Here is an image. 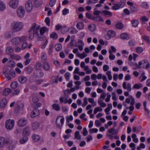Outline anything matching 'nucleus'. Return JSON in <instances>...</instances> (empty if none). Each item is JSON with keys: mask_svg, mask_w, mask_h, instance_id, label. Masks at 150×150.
Segmentation results:
<instances>
[{"mask_svg": "<svg viewBox=\"0 0 150 150\" xmlns=\"http://www.w3.org/2000/svg\"><path fill=\"white\" fill-rule=\"evenodd\" d=\"M131 22L132 26L135 27H137L139 23L138 21L136 19L132 21Z\"/></svg>", "mask_w": 150, "mask_h": 150, "instance_id": "nucleus-38", "label": "nucleus"}, {"mask_svg": "<svg viewBox=\"0 0 150 150\" xmlns=\"http://www.w3.org/2000/svg\"><path fill=\"white\" fill-rule=\"evenodd\" d=\"M64 119L63 116H60L57 117L56 120L57 127L59 129H61L64 124Z\"/></svg>", "mask_w": 150, "mask_h": 150, "instance_id": "nucleus-4", "label": "nucleus"}, {"mask_svg": "<svg viewBox=\"0 0 150 150\" xmlns=\"http://www.w3.org/2000/svg\"><path fill=\"white\" fill-rule=\"evenodd\" d=\"M6 8L5 4L2 1H0V11H4Z\"/></svg>", "mask_w": 150, "mask_h": 150, "instance_id": "nucleus-42", "label": "nucleus"}, {"mask_svg": "<svg viewBox=\"0 0 150 150\" xmlns=\"http://www.w3.org/2000/svg\"><path fill=\"white\" fill-rule=\"evenodd\" d=\"M143 65V66H145V69H149L150 67V65L148 61L146 59H144L142 60Z\"/></svg>", "mask_w": 150, "mask_h": 150, "instance_id": "nucleus-23", "label": "nucleus"}, {"mask_svg": "<svg viewBox=\"0 0 150 150\" xmlns=\"http://www.w3.org/2000/svg\"><path fill=\"white\" fill-rule=\"evenodd\" d=\"M53 49V46L52 45H50L49 47V50L48 51V54L49 55H50L52 54Z\"/></svg>", "mask_w": 150, "mask_h": 150, "instance_id": "nucleus-61", "label": "nucleus"}, {"mask_svg": "<svg viewBox=\"0 0 150 150\" xmlns=\"http://www.w3.org/2000/svg\"><path fill=\"white\" fill-rule=\"evenodd\" d=\"M40 126V124L39 122H34L32 123V127L33 130H35L38 129Z\"/></svg>", "mask_w": 150, "mask_h": 150, "instance_id": "nucleus-15", "label": "nucleus"}, {"mask_svg": "<svg viewBox=\"0 0 150 150\" xmlns=\"http://www.w3.org/2000/svg\"><path fill=\"white\" fill-rule=\"evenodd\" d=\"M42 1L40 0H34L33 2V5L36 7H38L42 4Z\"/></svg>", "mask_w": 150, "mask_h": 150, "instance_id": "nucleus-16", "label": "nucleus"}, {"mask_svg": "<svg viewBox=\"0 0 150 150\" xmlns=\"http://www.w3.org/2000/svg\"><path fill=\"white\" fill-rule=\"evenodd\" d=\"M52 106L53 109L57 111H58L60 110V106L58 104H53Z\"/></svg>", "mask_w": 150, "mask_h": 150, "instance_id": "nucleus-39", "label": "nucleus"}, {"mask_svg": "<svg viewBox=\"0 0 150 150\" xmlns=\"http://www.w3.org/2000/svg\"><path fill=\"white\" fill-rule=\"evenodd\" d=\"M31 133L30 128L29 126L25 127L23 131V136H29Z\"/></svg>", "mask_w": 150, "mask_h": 150, "instance_id": "nucleus-11", "label": "nucleus"}, {"mask_svg": "<svg viewBox=\"0 0 150 150\" xmlns=\"http://www.w3.org/2000/svg\"><path fill=\"white\" fill-rule=\"evenodd\" d=\"M73 120V117L72 115H70L69 117L67 116L66 117V120L67 123H69V120L72 121Z\"/></svg>", "mask_w": 150, "mask_h": 150, "instance_id": "nucleus-58", "label": "nucleus"}, {"mask_svg": "<svg viewBox=\"0 0 150 150\" xmlns=\"http://www.w3.org/2000/svg\"><path fill=\"white\" fill-rule=\"evenodd\" d=\"M136 50L137 53H140L143 52V50L142 47H139L136 48Z\"/></svg>", "mask_w": 150, "mask_h": 150, "instance_id": "nucleus-63", "label": "nucleus"}, {"mask_svg": "<svg viewBox=\"0 0 150 150\" xmlns=\"http://www.w3.org/2000/svg\"><path fill=\"white\" fill-rule=\"evenodd\" d=\"M70 74V73L69 72H67L64 74L65 78L67 81L69 80Z\"/></svg>", "mask_w": 150, "mask_h": 150, "instance_id": "nucleus-62", "label": "nucleus"}, {"mask_svg": "<svg viewBox=\"0 0 150 150\" xmlns=\"http://www.w3.org/2000/svg\"><path fill=\"white\" fill-rule=\"evenodd\" d=\"M37 36L38 38V40H39L42 41L46 39V37L42 35H39V36Z\"/></svg>", "mask_w": 150, "mask_h": 150, "instance_id": "nucleus-53", "label": "nucleus"}, {"mask_svg": "<svg viewBox=\"0 0 150 150\" xmlns=\"http://www.w3.org/2000/svg\"><path fill=\"white\" fill-rule=\"evenodd\" d=\"M5 142V138L3 137H0V148H1L4 147Z\"/></svg>", "mask_w": 150, "mask_h": 150, "instance_id": "nucleus-24", "label": "nucleus"}, {"mask_svg": "<svg viewBox=\"0 0 150 150\" xmlns=\"http://www.w3.org/2000/svg\"><path fill=\"white\" fill-rule=\"evenodd\" d=\"M83 23L82 22H79L76 24L77 28L79 30L82 29L84 28Z\"/></svg>", "mask_w": 150, "mask_h": 150, "instance_id": "nucleus-25", "label": "nucleus"}, {"mask_svg": "<svg viewBox=\"0 0 150 150\" xmlns=\"http://www.w3.org/2000/svg\"><path fill=\"white\" fill-rule=\"evenodd\" d=\"M115 26L118 29H122L123 28V25L122 23L119 22L116 24Z\"/></svg>", "mask_w": 150, "mask_h": 150, "instance_id": "nucleus-41", "label": "nucleus"}, {"mask_svg": "<svg viewBox=\"0 0 150 150\" xmlns=\"http://www.w3.org/2000/svg\"><path fill=\"white\" fill-rule=\"evenodd\" d=\"M32 138L33 140L35 142H36L39 140L40 138V136L36 134L33 135L32 136Z\"/></svg>", "mask_w": 150, "mask_h": 150, "instance_id": "nucleus-30", "label": "nucleus"}, {"mask_svg": "<svg viewBox=\"0 0 150 150\" xmlns=\"http://www.w3.org/2000/svg\"><path fill=\"white\" fill-rule=\"evenodd\" d=\"M26 40V37L25 36L17 37L12 39L11 43L13 45H18L22 42H25Z\"/></svg>", "mask_w": 150, "mask_h": 150, "instance_id": "nucleus-3", "label": "nucleus"}, {"mask_svg": "<svg viewBox=\"0 0 150 150\" xmlns=\"http://www.w3.org/2000/svg\"><path fill=\"white\" fill-rule=\"evenodd\" d=\"M36 26V24H33L28 31L29 33L28 38L30 40H31L33 38L34 35H36L37 36H39V30L40 29V26H38L35 28Z\"/></svg>", "mask_w": 150, "mask_h": 150, "instance_id": "nucleus-1", "label": "nucleus"}, {"mask_svg": "<svg viewBox=\"0 0 150 150\" xmlns=\"http://www.w3.org/2000/svg\"><path fill=\"white\" fill-rule=\"evenodd\" d=\"M18 86V83L16 81L12 82L11 84V87L12 88L15 89Z\"/></svg>", "mask_w": 150, "mask_h": 150, "instance_id": "nucleus-33", "label": "nucleus"}, {"mask_svg": "<svg viewBox=\"0 0 150 150\" xmlns=\"http://www.w3.org/2000/svg\"><path fill=\"white\" fill-rule=\"evenodd\" d=\"M14 124L15 122L13 120H7L5 123L6 127L7 129H11L13 127Z\"/></svg>", "mask_w": 150, "mask_h": 150, "instance_id": "nucleus-6", "label": "nucleus"}, {"mask_svg": "<svg viewBox=\"0 0 150 150\" xmlns=\"http://www.w3.org/2000/svg\"><path fill=\"white\" fill-rule=\"evenodd\" d=\"M142 38L147 43L150 45V38L149 36L144 35L142 36Z\"/></svg>", "mask_w": 150, "mask_h": 150, "instance_id": "nucleus-29", "label": "nucleus"}, {"mask_svg": "<svg viewBox=\"0 0 150 150\" xmlns=\"http://www.w3.org/2000/svg\"><path fill=\"white\" fill-rule=\"evenodd\" d=\"M101 13H103L105 16L110 17H112L113 15V14L112 12L106 10L102 11Z\"/></svg>", "mask_w": 150, "mask_h": 150, "instance_id": "nucleus-17", "label": "nucleus"}, {"mask_svg": "<svg viewBox=\"0 0 150 150\" xmlns=\"http://www.w3.org/2000/svg\"><path fill=\"white\" fill-rule=\"evenodd\" d=\"M8 71V69L7 68L4 67V68L3 70V74L6 77L9 75L8 72H7Z\"/></svg>", "mask_w": 150, "mask_h": 150, "instance_id": "nucleus-54", "label": "nucleus"}, {"mask_svg": "<svg viewBox=\"0 0 150 150\" xmlns=\"http://www.w3.org/2000/svg\"><path fill=\"white\" fill-rule=\"evenodd\" d=\"M120 38L123 40H128L130 38L129 35L126 33H122L120 35Z\"/></svg>", "mask_w": 150, "mask_h": 150, "instance_id": "nucleus-22", "label": "nucleus"}, {"mask_svg": "<svg viewBox=\"0 0 150 150\" xmlns=\"http://www.w3.org/2000/svg\"><path fill=\"white\" fill-rule=\"evenodd\" d=\"M25 11L23 7H19L17 10V13L18 16L21 18L23 17L24 15Z\"/></svg>", "mask_w": 150, "mask_h": 150, "instance_id": "nucleus-9", "label": "nucleus"}, {"mask_svg": "<svg viewBox=\"0 0 150 150\" xmlns=\"http://www.w3.org/2000/svg\"><path fill=\"white\" fill-rule=\"evenodd\" d=\"M7 103V100L6 99L4 98L2 99L0 102V107L1 108H5Z\"/></svg>", "mask_w": 150, "mask_h": 150, "instance_id": "nucleus-14", "label": "nucleus"}, {"mask_svg": "<svg viewBox=\"0 0 150 150\" xmlns=\"http://www.w3.org/2000/svg\"><path fill=\"white\" fill-rule=\"evenodd\" d=\"M41 64L40 62H38L36 64L35 68L37 70H40V69Z\"/></svg>", "mask_w": 150, "mask_h": 150, "instance_id": "nucleus-64", "label": "nucleus"}, {"mask_svg": "<svg viewBox=\"0 0 150 150\" xmlns=\"http://www.w3.org/2000/svg\"><path fill=\"white\" fill-rule=\"evenodd\" d=\"M47 30H48L46 27H43L40 30V35H42Z\"/></svg>", "mask_w": 150, "mask_h": 150, "instance_id": "nucleus-51", "label": "nucleus"}, {"mask_svg": "<svg viewBox=\"0 0 150 150\" xmlns=\"http://www.w3.org/2000/svg\"><path fill=\"white\" fill-rule=\"evenodd\" d=\"M67 92L68 93H70V92L69 89H67L66 90L64 91V94L65 95V98L64 97H61L59 98V101L61 103H62L63 102V100H64V103H68V100L67 98L68 97V95L67 94L66 92Z\"/></svg>", "mask_w": 150, "mask_h": 150, "instance_id": "nucleus-7", "label": "nucleus"}, {"mask_svg": "<svg viewBox=\"0 0 150 150\" xmlns=\"http://www.w3.org/2000/svg\"><path fill=\"white\" fill-rule=\"evenodd\" d=\"M69 30H70V33L71 34H76L77 33L78 30L75 28L71 27L69 28Z\"/></svg>", "mask_w": 150, "mask_h": 150, "instance_id": "nucleus-46", "label": "nucleus"}, {"mask_svg": "<svg viewBox=\"0 0 150 150\" xmlns=\"http://www.w3.org/2000/svg\"><path fill=\"white\" fill-rule=\"evenodd\" d=\"M56 0H50L49 2V5L50 7L53 6L56 3Z\"/></svg>", "mask_w": 150, "mask_h": 150, "instance_id": "nucleus-60", "label": "nucleus"}, {"mask_svg": "<svg viewBox=\"0 0 150 150\" xmlns=\"http://www.w3.org/2000/svg\"><path fill=\"white\" fill-rule=\"evenodd\" d=\"M26 10L28 12H30L33 9V4L31 0L28 1L25 4Z\"/></svg>", "mask_w": 150, "mask_h": 150, "instance_id": "nucleus-10", "label": "nucleus"}, {"mask_svg": "<svg viewBox=\"0 0 150 150\" xmlns=\"http://www.w3.org/2000/svg\"><path fill=\"white\" fill-rule=\"evenodd\" d=\"M18 1L17 0H12L10 1L9 4L10 6L13 8H15L18 5Z\"/></svg>", "mask_w": 150, "mask_h": 150, "instance_id": "nucleus-12", "label": "nucleus"}, {"mask_svg": "<svg viewBox=\"0 0 150 150\" xmlns=\"http://www.w3.org/2000/svg\"><path fill=\"white\" fill-rule=\"evenodd\" d=\"M40 114V111L38 109H34L31 112L30 117L33 118L38 116Z\"/></svg>", "mask_w": 150, "mask_h": 150, "instance_id": "nucleus-13", "label": "nucleus"}, {"mask_svg": "<svg viewBox=\"0 0 150 150\" xmlns=\"http://www.w3.org/2000/svg\"><path fill=\"white\" fill-rule=\"evenodd\" d=\"M107 35L109 36V38H110L112 37H115L116 36V33L114 31L110 30L108 31Z\"/></svg>", "mask_w": 150, "mask_h": 150, "instance_id": "nucleus-20", "label": "nucleus"}, {"mask_svg": "<svg viewBox=\"0 0 150 150\" xmlns=\"http://www.w3.org/2000/svg\"><path fill=\"white\" fill-rule=\"evenodd\" d=\"M74 137L75 139L78 140H81V136L80 134V132L78 131H76L74 133Z\"/></svg>", "mask_w": 150, "mask_h": 150, "instance_id": "nucleus-32", "label": "nucleus"}, {"mask_svg": "<svg viewBox=\"0 0 150 150\" xmlns=\"http://www.w3.org/2000/svg\"><path fill=\"white\" fill-rule=\"evenodd\" d=\"M50 37L51 38L54 40H56L58 38V35L56 33L53 32L50 35Z\"/></svg>", "mask_w": 150, "mask_h": 150, "instance_id": "nucleus-36", "label": "nucleus"}, {"mask_svg": "<svg viewBox=\"0 0 150 150\" xmlns=\"http://www.w3.org/2000/svg\"><path fill=\"white\" fill-rule=\"evenodd\" d=\"M118 4L120 8L123 7L125 4L126 0H121L118 3Z\"/></svg>", "mask_w": 150, "mask_h": 150, "instance_id": "nucleus-44", "label": "nucleus"}, {"mask_svg": "<svg viewBox=\"0 0 150 150\" xmlns=\"http://www.w3.org/2000/svg\"><path fill=\"white\" fill-rule=\"evenodd\" d=\"M41 59L43 63L47 62V56L45 53H43L42 54Z\"/></svg>", "mask_w": 150, "mask_h": 150, "instance_id": "nucleus-26", "label": "nucleus"}, {"mask_svg": "<svg viewBox=\"0 0 150 150\" xmlns=\"http://www.w3.org/2000/svg\"><path fill=\"white\" fill-rule=\"evenodd\" d=\"M98 0H88L87 1V4L88 5H90L91 3L95 4L97 3Z\"/></svg>", "mask_w": 150, "mask_h": 150, "instance_id": "nucleus-56", "label": "nucleus"}, {"mask_svg": "<svg viewBox=\"0 0 150 150\" xmlns=\"http://www.w3.org/2000/svg\"><path fill=\"white\" fill-rule=\"evenodd\" d=\"M28 121L25 118H22L20 119L18 122V125L20 127L25 126L28 123Z\"/></svg>", "mask_w": 150, "mask_h": 150, "instance_id": "nucleus-8", "label": "nucleus"}, {"mask_svg": "<svg viewBox=\"0 0 150 150\" xmlns=\"http://www.w3.org/2000/svg\"><path fill=\"white\" fill-rule=\"evenodd\" d=\"M23 26V24L21 22L14 21L11 23L10 27L13 32L16 33L21 30Z\"/></svg>", "mask_w": 150, "mask_h": 150, "instance_id": "nucleus-2", "label": "nucleus"}, {"mask_svg": "<svg viewBox=\"0 0 150 150\" xmlns=\"http://www.w3.org/2000/svg\"><path fill=\"white\" fill-rule=\"evenodd\" d=\"M54 47L55 50L57 51H60L62 49V45L58 43L56 44L55 46Z\"/></svg>", "mask_w": 150, "mask_h": 150, "instance_id": "nucleus-40", "label": "nucleus"}, {"mask_svg": "<svg viewBox=\"0 0 150 150\" xmlns=\"http://www.w3.org/2000/svg\"><path fill=\"white\" fill-rule=\"evenodd\" d=\"M27 80V78L26 76H21L18 78L19 82L21 84L25 83Z\"/></svg>", "mask_w": 150, "mask_h": 150, "instance_id": "nucleus-19", "label": "nucleus"}, {"mask_svg": "<svg viewBox=\"0 0 150 150\" xmlns=\"http://www.w3.org/2000/svg\"><path fill=\"white\" fill-rule=\"evenodd\" d=\"M118 131H116L114 127H112L108 130L106 135L110 137L109 139L112 140L113 138V135H116Z\"/></svg>", "mask_w": 150, "mask_h": 150, "instance_id": "nucleus-5", "label": "nucleus"}, {"mask_svg": "<svg viewBox=\"0 0 150 150\" xmlns=\"http://www.w3.org/2000/svg\"><path fill=\"white\" fill-rule=\"evenodd\" d=\"M21 139L20 141L19 142L21 144H23L26 142L28 139V137H27L24 136Z\"/></svg>", "mask_w": 150, "mask_h": 150, "instance_id": "nucleus-34", "label": "nucleus"}, {"mask_svg": "<svg viewBox=\"0 0 150 150\" xmlns=\"http://www.w3.org/2000/svg\"><path fill=\"white\" fill-rule=\"evenodd\" d=\"M16 142L13 141H11L10 145L8 147V149L9 150H13L15 147L16 146Z\"/></svg>", "mask_w": 150, "mask_h": 150, "instance_id": "nucleus-21", "label": "nucleus"}, {"mask_svg": "<svg viewBox=\"0 0 150 150\" xmlns=\"http://www.w3.org/2000/svg\"><path fill=\"white\" fill-rule=\"evenodd\" d=\"M109 53L110 54L109 58L110 60H114L115 58V56L113 54H112V51L110 50H109Z\"/></svg>", "mask_w": 150, "mask_h": 150, "instance_id": "nucleus-49", "label": "nucleus"}, {"mask_svg": "<svg viewBox=\"0 0 150 150\" xmlns=\"http://www.w3.org/2000/svg\"><path fill=\"white\" fill-rule=\"evenodd\" d=\"M142 85L140 83H139L138 84L136 83L133 86V88H136L137 89H139L140 88H142Z\"/></svg>", "mask_w": 150, "mask_h": 150, "instance_id": "nucleus-52", "label": "nucleus"}, {"mask_svg": "<svg viewBox=\"0 0 150 150\" xmlns=\"http://www.w3.org/2000/svg\"><path fill=\"white\" fill-rule=\"evenodd\" d=\"M42 66L43 69L46 71H49L50 69V65L47 62L43 63Z\"/></svg>", "mask_w": 150, "mask_h": 150, "instance_id": "nucleus-18", "label": "nucleus"}, {"mask_svg": "<svg viewBox=\"0 0 150 150\" xmlns=\"http://www.w3.org/2000/svg\"><path fill=\"white\" fill-rule=\"evenodd\" d=\"M114 6L112 7L111 9L113 10H116L119 9L120 8L119 4L117 3L116 4H113Z\"/></svg>", "mask_w": 150, "mask_h": 150, "instance_id": "nucleus-45", "label": "nucleus"}, {"mask_svg": "<svg viewBox=\"0 0 150 150\" xmlns=\"http://www.w3.org/2000/svg\"><path fill=\"white\" fill-rule=\"evenodd\" d=\"M8 66L11 68L14 67L15 66V63L14 61H10L8 64Z\"/></svg>", "mask_w": 150, "mask_h": 150, "instance_id": "nucleus-55", "label": "nucleus"}, {"mask_svg": "<svg viewBox=\"0 0 150 150\" xmlns=\"http://www.w3.org/2000/svg\"><path fill=\"white\" fill-rule=\"evenodd\" d=\"M96 25L94 24H93L92 25H90L88 26V30L91 31H95L96 30Z\"/></svg>", "mask_w": 150, "mask_h": 150, "instance_id": "nucleus-43", "label": "nucleus"}, {"mask_svg": "<svg viewBox=\"0 0 150 150\" xmlns=\"http://www.w3.org/2000/svg\"><path fill=\"white\" fill-rule=\"evenodd\" d=\"M89 132L90 134H91L93 132L97 133L98 131V129L97 128L90 129L89 130Z\"/></svg>", "mask_w": 150, "mask_h": 150, "instance_id": "nucleus-59", "label": "nucleus"}, {"mask_svg": "<svg viewBox=\"0 0 150 150\" xmlns=\"http://www.w3.org/2000/svg\"><path fill=\"white\" fill-rule=\"evenodd\" d=\"M25 71L28 74H30L33 70V68L30 66H28L25 68Z\"/></svg>", "mask_w": 150, "mask_h": 150, "instance_id": "nucleus-37", "label": "nucleus"}, {"mask_svg": "<svg viewBox=\"0 0 150 150\" xmlns=\"http://www.w3.org/2000/svg\"><path fill=\"white\" fill-rule=\"evenodd\" d=\"M10 74V75L13 77H14L16 76V74L15 71L12 69H11L9 71Z\"/></svg>", "mask_w": 150, "mask_h": 150, "instance_id": "nucleus-57", "label": "nucleus"}, {"mask_svg": "<svg viewBox=\"0 0 150 150\" xmlns=\"http://www.w3.org/2000/svg\"><path fill=\"white\" fill-rule=\"evenodd\" d=\"M14 51L13 48L11 46H9L6 49V52L8 54L12 53Z\"/></svg>", "mask_w": 150, "mask_h": 150, "instance_id": "nucleus-27", "label": "nucleus"}, {"mask_svg": "<svg viewBox=\"0 0 150 150\" xmlns=\"http://www.w3.org/2000/svg\"><path fill=\"white\" fill-rule=\"evenodd\" d=\"M138 9L135 6H132L130 7V11L131 13H133L138 11Z\"/></svg>", "mask_w": 150, "mask_h": 150, "instance_id": "nucleus-35", "label": "nucleus"}, {"mask_svg": "<svg viewBox=\"0 0 150 150\" xmlns=\"http://www.w3.org/2000/svg\"><path fill=\"white\" fill-rule=\"evenodd\" d=\"M128 45L130 46H135L136 43L134 40H129L128 42Z\"/></svg>", "mask_w": 150, "mask_h": 150, "instance_id": "nucleus-48", "label": "nucleus"}, {"mask_svg": "<svg viewBox=\"0 0 150 150\" xmlns=\"http://www.w3.org/2000/svg\"><path fill=\"white\" fill-rule=\"evenodd\" d=\"M69 30V29L67 27H63L61 29V32L62 33L64 34Z\"/></svg>", "mask_w": 150, "mask_h": 150, "instance_id": "nucleus-47", "label": "nucleus"}, {"mask_svg": "<svg viewBox=\"0 0 150 150\" xmlns=\"http://www.w3.org/2000/svg\"><path fill=\"white\" fill-rule=\"evenodd\" d=\"M11 91V89L9 88H6L4 90L3 92V95L4 96H7Z\"/></svg>", "mask_w": 150, "mask_h": 150, "instance_id": "nucleus-28", "label": "nucleus"}, {"mask_svg": "<svg viewBox=\"0 0 150 150\" xmlns=\"http://www.w3.org/2000/svg\"><path fill=\"white\" fill-rule=\"evenodd\" d=\"M141 6L143 8L145 9H148L149 7L148 4L146 2H143L142 3V4L141 5Z\"/></svg>", "mask_w": 150, "mask_h": 150, "instance_id": "nucleus-50", "label": "nucleus"}, {"mask_svg": "<svg viewBox=\"0 0 150 150\" xmlns=\"http://www.w3.org/2000/svg\"><path fill=\"white\" fill-rule=\"evenodd\" d=\"M10 57L11 59L17 60H19L21 59V57L19 55L15 54H11Z\"/></svg>", "mask_w": 150, "mask_h": 150, "instance_id": "nucleus-31", "label": "nucleus"}]
</instances>
